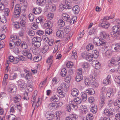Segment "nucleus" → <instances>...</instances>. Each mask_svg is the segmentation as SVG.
<instances>
[{"mask_svg": "<svg viewBox=\"0 0 120 120\" xmlns=\"http://www.w3.org/2000/svg\"><path fill=\"white\" fill-rule=\"evenodd\" d=\"M11 40H10V46L11 48L12 49L13 47H14L15 45L17 46H19L21 43V40L20 39H16V37H15L14 36L11 37Z\"/></svg>", "mask_w": 120, "mask_h": 120, "instance_id": "1", "label": "nucleus"}, {"mask_svg": "<svg viewBox=\"0 0 120 120\" xmlns=\"http://www.w3.org/2000/svg\"><path fill=\"white\" fill-rule=\"evenodd\" d=\"M107 92L106 88L104 87H102L101 89V105L103 106L105 104V101L106 95V92Z\"/></svg>", "mask_w": 120, "mask_h": 120, "instance_id": "2", "label": "nucleus"}, {"mask_svg": "<svg viewBox=\"0 0 120 120\" xmlns=\"http://www.w3.org/2000/svg\"><path fill=\"white\" fill-rule=\"evenodd\" d=\"M94 43L97 46H99L101 45L105 46L106 45V43L103 41L99 38H95L93 39Z\"/></svg>", "mask_w": 120, "mask_h": 120, "instance_id": "3", "label": "nucleus"}, {"mask_svg": "<svg viewBox=\"0 0 120 120\" xmlns=\"http://www.w3.org/2000/svg\"><path fill=\"white\" fill-rule=\"evenodd\" d=\"M21 11V8L19 5V4L16 5L14 13V17L15 18H17L19 17Z\"/></svg>", "mask_w": 120, "mask_h": 120, "instance_id": "4", "label": "nucleus"}, {"mask_svg": "<svg viewBox=\"0 0 120 120\" xmlns=\"http://www.w3.org/2000/svg\"><path fill=\"white\" fill-rule=\"evenodd\" d=\"M81 56L88 61H91L93 58V56L90 53H89L83 52L81 54Z\"/></svg>", "mask_w": 120, "mask_h": 120, "instance_id": "5", "label": "nucleus"}, {"mask_svg": "<svg viewBox=\"0 0 120 120\" xmlns=\"http://www.w3.org/2000/svg\"><path fill=\"white\" fill-rule=\"evenodd\" d=\"M62 19L65 21L68 22H70L71 20L73 21V23H74L75 19H76L77 17H74L72 18L71 19L70 16L67 14H63L62 16Z\"/></svg>", "mask_w": 120, "mask_h": 120, "instance_id": "6", "label": "nucleus"}, {"mask_svg": "<svg viewBox=\"0 0 120 120\" xmlns=\"http://www.w3.org/2000/svg\"><path fill=\"white\" fill-rule=\"evenodd\" d=\"M104 113L106 115L111 118L115 115L114 109L112 108H110L109 109H105L104 110Z\"/></svg>", "mask_w": 120, "mask_h": 120, "instance_id": "7", "label": "nucleus"}, {"mask_svg": "<svg viewBox=\"0 0 120 120\" xmlns=\"http://www.w3.org/2000/svg\"><path fill=\"white\" fill-rule=\"evenodd\" d=\"M104 113L106 115L111 118L115 115L114 109L112 108H110L109 109H105L104 110Z\"/></svg>", "mask_w": 120, "mask_h": 120, "instance_id": "8", "label": "nucleus"}, {"mask_svg": "<svg viewBox=\"0 0 120 120\" xmlns=\"http://www.w3.org/2000/svg\"><path fill=\"white\" fill-rule=\"evenodd\" d=\"M120 63V57L118 58V59L116 60V59L113 58L109 60L108 62V65L109 66H111L113 65H119V63Z\"/></svg>", "mask_w": 120, "mask_h": 120, "instance_id": "9", "label": "nucleus"}, {"mask_svg": "<svg viewBox=\"0 0 120 120\" xmlns=\"http://www.w3.org/2000/svg\"><path fill=\"white\" fill-rule=\"evenodd\" d=\"M79 72L76 75L75 79L76 81L77 82H79L82 80L83 79V76L82 75V70L81 68H79L78 69Z\"/></svg>", "mask_w": 120, "mask_h": 120, "instance_id": "10", "label": "nucleus"}, {"mask_svg": "<svg viewBox=\"0 0 120 120\" xmlns=\"http://www.w3.org/2000/svg\"><path fill=\"white\" fill-rule=\"evenodd\" d=\"M75 102L71 103L67 106L66 108L68 111H70L73 108L76 109L78 108V106L76 105H75Z\"/></svg>", "mask_w": 120, "mask_h": 120, "instance_id": "11", "label": "nucleus"}, {"mask_svg": "<svg viewBox=\"0 0 120 120\" xmlns=\"http://www.w3.org/2000/svg\"><path fill=\"white\" fill-rule=\"evenodd\" d=\"M45 116L47 119L49 120H52L55 117L54 114L50 111H48L45 114Z\"/></svg>", "mask_w": 120, "mask_h": 120, "instance_id": "12", "label": "nucleus"}, {"mask_svg": "<svg viewBox=\"0 0 120 120\" xmlns=\"http://www.w3.org/2000/svg\"><path fill=\"white\" fill-rule=\"evenodd\" d=\"M112 47V51L114 52L120 51V44L117 43L114 45Z\"/></svg>", "mask_w": 120, "mask_h": 120, "instance_id": "13", "label": "nucleus"}, {"mask_svg": "<svg viewBox=\"0 0 120 120\" xmlns=\"http://www.w3.org/2000/svg\"><path fill=\"white\" fill-rule=\"evenodd\" d=\"M8 90L9 91L13 94H15L16 90L15 86L12 84L10 85L9 87Z\"/></svg>", "mask_w": 120, "mask_h": 120, "instance_id": "14", "label": "nucleus"}, {"mask_svg": "<svg viewBox=\"0 0 120 120\" xmlns=\"http://www.w3.org/2000/svg\"><path fill=\"white\" fill-rule=\"evenodd\" d=\"M20 24L22 26H25L26 18L25 15H23L21 16Z\"/></svg>", "mask_w": 120, "mask_h": 120, "instance_id": "15", "label": "nucleus"}, {"mask_svg": "<svg viewBox=\"0 0 120 120\" xmlns=\"http://www.w3.org/2000/svg\"><path fill=\"white\" fill-rule=\"evenodd\" d=\"M112 29L114 32L120 34V27L119 26H114L112 27Z\"/></svg>", "mask_w": 120, "mask_h": 120, "instance_id": "16", "label": "nucleus"}, {"mask_svg": "<svg viewBox=\"0 0 120 120\" xmlns=\"http://www.w3.org/2000/svg\"><path fill=\"white\" fill-rule=\"evenodd\" d=\"M101 37H102V39H106L109 40L110 39L109 34L106 33L105 32H102V34H101Z\"/></svg>", "mask_w": 120, "mask_h": 120, "instance_id": "17", "label": "nucleus"}, {"mask_svg": "<svg viewBox=\"0 0 120 120\" xmlns=\"http://www.w3.org/2000/svg\"><path fill=\"white\" fill-rule=\"evenodd\" d=\"M72 10L73 12L75 14H78L80 11V9L79 6L76 5L73 7Z\"/></svg>", "mask_w": 120, "mask_h": 120, "instance_id": "18", "label": "nucleus"}, {"mask_svg": "<svg viewBox=\"0 0 120 120\" xmlns=\"http://www.w3.org/2000/svg\"><path fill=\"white\" fill-rule=\"evenodd\" d=\"M79 94V91L77 89L74 88L71 90V94L73 96H77Z\"/></svg>", "mask_w": 120, "mask_h": 120, "instance_id": "19", "label": "nucleus"}, {"mask_svg": "<svg viewBox=\"0 0 120 120\" xmlns=\"http://www.w3.org/2000/svg\"><path fill=\"white\" fill-rule=\"evenodd\" d=\"M56 35L57 37L60 38L63 37L64 35V32L61 30L58 31L56 33Z\"/></svg>", "mask_w": 120, "mask_h": 120, "instance_id": "20", "label": "nucleus"}, {"mask_svg": "<svg viewBox=\"0 0 120 120\" xmlns=\"http://www.w3.org/2000/svg\"><path fill=\"white\" fill-rule=\"evenodd\" d=\"M59 98L57 95H56L51 97L50 99V101H53L54 102L58 101L59 100Z\"/></svg>", "mask_w": 120, "mask_h": 120, "instance_id": "21", "label": "nucleus"}, {"mask_svg": "<svg viewBox=\"0 0 120 120\" xmlns=\"http://www.w3.org/2000/svg\"><path fill=\"white\" fill-rule=\"evenodd\" d=\"M41 9L40 8H36L34 9L33 12L35 14H38L41 13Z\"/></svg>", "mask_w": 120, "mask_h": 120, "instance_id": "22", "label": "nucleus"}, {"mask_svg": "<svg viewBox=\"0 0 120 120\" xmlns=\"http://www.w3.org/2000/svg\"><path fill=\"white\" fill-rule=\"evenodd\" d=\"M52 25V23L49 21L46 22L45 23V26L47 28H51Z\"/></svg>", "mask_w": 120, "mask_h": 120, "instance_id": "23", "label": "nucleus"}, {"mask_svg": "<svg viewBox=\"0 0 120 120\" xmlns=\"http://www.w3.org/2000/svg\"><path fill=\"white\" fill-rule=\"evenodd\" d=\"M86 93L88 94L93 95L95 93L94 90L92 88H88L86 90Z\"/></svg>", "mask_w": 120, "mask_h": 120, "instance_id": "24", "label": "nucleus"}, {"mask_svg": "<svg viewBox=\"0 0 120 120\" xmlns=\"http://www.w3.org/2000/svg\"><path fill=\"white\" fill-rule=\"evenodd\" d=\"M110 77V75H108L107 76V79H105L103 80V82L104 84L107 85L109 83L111 80Z\"/></svg>", "mask_w": 120, "mask_h": 120, "instance_id": "25", "label": "nucleus"}, {"mask_svg": "<svg viewBox=\"0 0 120 120\" xmlns=\"http://www.w3.org/2000/svg\"><path fill=\"white\" fill-rule=\"evenodd\" d=\"M80 109L81 110L82 112L84 114H86L87 112V109L86 107L84 105L81 106Z\"/></svg>", "mask_w": 120, "mask_h": 120, "instance_id": "26", "label": "nucleus"}, {"mask_svg": "<svg viewBox=\"0 0 120 120\" xmlns=\"http://www.w3.org/2000/svg\"><path fill=\"white\" fill-rule=\"evenodd\" d=\"M20 28H21L22 29L21 31H19V35L20 37H22L24 35V31L25 29V28L24 26H22V27H21Z\"/></svg>", "mask_w": 120, "mask_h": 120, "instance_id": "27", "label": "nucleus"}, {"mask_svg": "<svg viewBox=\"0 0 120 120\" xmlns=\"http://www.w3.org/2000/svg\"><path fill=\"white\" fill-rule=\"evenodd\" d=\"M42 41L41 38L39 37H35L33 38L32 42H41Z\"/></svg>", "mask_w": 120, "mask_h": 120, "instance_id": "28", "label": "nucleus"}, {"mask_svg": "<svg viewBox=\"0 0 120 120\" xmlns=\"http://www.w3.org/2000/svg\"><path fill=\"white\" fill-rule=\"evenodd\" d=\"M21 96L18 95L14 98V101L15 103L19 102L21 99Z\"/></svg>", "mask_w": 120, "mask_h": 120, "instance_id": "29", "label": "nucleus"}, {"mask_svg": "<svg viewBox=\"0 0 120 120\" xmlns=\"http://www.w3.org/2000/svg\"><path fill=\"white\" fill-rule=\"evenodd\" d=\"M49 48V46L47 45H45L44 46L42 50V52L44 54L48 50Z\"/></svg>", "mask_w": 120, "mask_h": 120, "instance_id": "30", "label": "nucleus"}, {"mask_svg": "<svg viewBox=\"0 0 120 120\" xmlns=\"http://www.w3.org/2000/svg\"><path fill=\"white\" fill-rule=\"evenodd\" d=\"M58 24L59 26L63 27L65 24V22L62 19H60L58 22Z\"/></svg>", "mask_w": 120, "mask_h": 120, "instance_id": "31", "label": "nucleus"}, {"mask_svg": "<svg viewBox=\"0 0 120 120\" xmlns=\"http://www.w3.org/2000/svg\"><path fill=\"white\" fill-rule=\"evenodd\" d=\"M0 21L3 23H5L7 22L6 18L4 15H2L0 16Z\"/></svg>", "mask_w": 120, "mask_h": 120, "instance_id": "32", "label": "nucleus"}, {"mask_svg": "<svg viewBox=\"0 0 120 120\" xmlns=\"http://www.w3.org/2000/svg\"><path fill=\"white\" fill-rule=\"evenodd\" d=\"M74 100V103L75 102V105H76V104H80L82 101L81 99L79 97H77L75 98Z\"/></svg>", "mask_w": 120, "mask_h": 120, "instance_id": "33", "label": "nucleus"}, {"mask_svg": "<svg viewBox=\"0 0 120 120\" xmlns=\"http://www.w3.org/2000/svg\"><path fill=\"white\" fill-rule=\"evenodd\" d=\"M81 96L82 101H86L87 99V95L85 93L82 92L81 93Z\"/></svg>", "mask_w": 120, "mask_h": 120, "instance_id": "34", "label": "nucleus"}, {"mask_svg": "<svg viewBox=\"0 0 120 120\" xmlns=\"http://www.w3.org/2000/svg\"><path fill=\"white\" fill-rule=\"evenodd\" d=\"M36 2L37 4L41 6L45 4V0H37Z\"/></svg>", "mask_w": 120, "mask_h": 120, "instance_id": "35", "label": "nucleus"}, {"mask_svg": "<svg viewBox=\"0 0 120 120\" xmlns=\"http://www.w3.org/2000/svg\"><path fill=\"white\" fill-rule=\"evenodd\" d=\"M57 107V104L56 103H51L49 104L48 107L50 108H56Z\"/></svg>", "mask_w": 120, "mask_h": 120, "instance_id": "36", "label": "nucleus"}, {"mask_svg": "<svg viewBox=\"0 0 120 120\" xmlns=\"http://www.w3.org/2000/svg\"><path fill=\"white\" fill-rule=\"evenodd\" d=\"M71 57L72 59H76L77 57V52L75 50H73L72 53Z\"/></svg>", "mask_w": 120, "mask_h": 120, "instance_id": "37", "label": "nucleus"}, {"mask_svg": "<svg viewBox=\"0 0 120 120\" xmlns=\"http://www.w3.org/2000/svg\"><path fill=\"white\" fill-rule=\"evenodd\" d=\"M70 117L72 120H76L78 118V116L76 114H71L70 115Z\"/></svg>", "mask_w": 120, "mask_h": 120, "instance_id": "38", "label": "nucleus"}, {"mask_svg": "<svg viewBox=\"0 0 120 120\" xmlns=\"http://www.w3.org/2000/svg\"><path fill=\"white\" fill-rule=\"evenodd\" d=\"M67 73V71L66 69L64 68L62 69L61 72V75L63 77L65 76Z\"/></svg>", "mask_w": 120, "mask_h": 120, "instance_id": "39", "label": "nucleus"}, {"mask_svg": "<svg viewBox=\"0 0 120 120\" xmlns=\"http://www.w3.org/2000/svg\"><path fill=\"white\" fill-rule=\"evenodd\" d=\"M94 47V45L91 43L89 44L86 46V49L88 51L92 49Z\"/></svg>", "mask_w": 120, "mask_h": 120, "instance_id": "40", "label": "nucleus"}, {"mask_svg": "<svg viewBox=\"0 0 120 120\" xmlns=\"http://www.w3.org/2000/svg\"><path fill=\"white\" fill-rule=\"evenodd\" d=\"M32 75L31 73L30 72H28L26 75L25 77L26 79L29 80L30 79L31 76Z\"/></svg>", "mask_w": 120, "mask_h": 120, "instance_id": "41", "label": "nucleus"}, {"mask_svg": "<svg viewBox=\"0 0 120 120\" xmlns=\"http://www.w3.org/2000/svg\"><path fill=\"white\" fill-rule=\"evenodd\" d=\"M41 56H38L36 57H35L34 58V60L35 62H38L41 60Z\"/></svg>", "mask_w": 120, "mask_h": 120, "instance_id": "42", "label": "nucleus"}, {"mask_svg": "<svg viewBox=\"0 0 120 120\" xmlns=\"http://www.w3.org/2000/svg\"><path fill=\"white\" fill-rule=\"evenodd\" d=\"M15 116L13 114H11L8 116V119L9 120H15Z\"/></svg>", "mask_w": 120, "mask_h": 120, "instance_id": "43", "label": "nucleus"}, {"mask_svg": "<svg viewBox=\"0 0 120 120\" xmlns=\"http://www.w3.org/2000/svg\"><path fill=\"white\" fill-rule=\"evenodd\" d=\"M52 29L50 28H47L45 30V34L47 35H49L52 33Z\"/></svg>", "mask_w": 120, "mask_h": 120, "instance_id": "44", "label": "nucleus"}, {"mask_svg": "<svg viewBox=\"0 0 120 120\" xmlns=\"http://www.w3.org/2000/svg\"><path fill=\"white\" fill-rule=\"evenodd\" d=\"M92 111L94 113H95L97 111V107L96 105H94L93 106L92 105Z\"/></svg>", "mask_w": 120, "mask_h": 120, "instance_id": "45", "label": "nucleus"}, {"mask_svg": "<svg viewBox=\"0 0 120 120\" xmlns=\"http://www.w3.org/2000/svg\"><path fill=\"white\" fill-rule=\"evenodd\" d=\"M21 47L24 49H27V48L28 47L26 43L24 42H23L21 43Z\"/></svg>", "mask_w": 120, "mask_h": 120, "instance_id": "46", "label": "nucleus"}, {"mask_svg": "<svg viewBox=\"0 0 120 120\" xmlns=\"http://www.w3.org/2000/svg\"><path fill=\"white\" fill-rule=\"evenodd\" d=\"M71 79V76L70 75H69L67 76L66 78H65V81L67 82V83H69L70 82Z\"/></svg>", "mask_w": 120, "mask_h": 120, "instance_id": "47", "label": "nucleus"}, {"mask_svg": "<svg viewBox=\"0 0 120 120\" xmlns=\"http://www.w3.org/2000/svg\"><path fill=\"white\" fill-rule=\"evenodd\" d=\"M32 44L38 48L40 46L41 44V42H32Z\"/></svg>", "mask_w": 120, "mask_h": 120, "instance_id": "48", "label": "nucleus"}, {"mask_svg": "<svg viewBox=\"0 0 120 120\" xmlns=\"http://www.w3.org/2000/svg\"><path fill=\"white\" fill-rule=\"evenodd\" d=\"M114 105L115 106H117L120 108V99H117L116 100L115 102L114 103Z\"/></svg>", "mask_w": 120, "mask_h": 120, "instance_id": "49", "label": "nucleus"}, {"mask_svg": "<svg viewBox=\"0 0 120 120\" xmlns=\"http://www.w3.org/2000/svg\"><path fill=\"white\" fill-rule=\"evenodd\" d=\"M30 53L29 50L28 49L24 50L22 52V54L25 56H26Z\"/></svg>", "mask_w": 120, "mask_h": 120, "instance_id": "50", "label": "nucleus"}, {"mask_svg": "<svg viewBox=\"0 0 120 120\" xmlns=\"http://www.w3.org/2000/svg\"><path fill=\"white\" fill-rule=\"evenodd\" d=\"M52 57L53 56H51L49 57L47 60H46V62L47 63L52 64Z\"/></svg>", "mask_w": 120, "mask_h": 120, "instance_id": "51", "label": "nucleus"}, {"mask_svg": "<svg viewBox=\"0 0 120 120\" xmlns=\"http://www.w3.org/2000/svg\"><path fill=\"white\" fill-rule=\"evenodd\" d=\"M29 18L30 21L32 22L34 19V16L33 14H30L29 15Z\"/></svg>", "mask_w": 120, "mask_h": 120, "instance_id": "52", "label": "nucleus"}, {"mask_svg": "<svg viewBox=\"0 0 120 120\" xmlns=\"http://www.w3.org/2000/svg\"><path fill=\"white\" fill-rule=\"evenodd\" d=\"M94 57L96 58H97L99 56V52L97 50H95L94 51L93 53Z\"/></svg>", "mask_w": 120, "mask_h": 120, "instance_id": "53", "label": "nucleus"}, {"mask_svg": "<svg viewBox=\"0 0 120 120\" xmlns=\"http://www.w3.org/2000/svg\"><path fill=\"white\" fill-rule=\"evenodd\" d=\"M115 81L118 84H120V75L115 77Z\"/></svg>", "mask_w": 120, "mask_h": 120, "instance_id": "54", "label": "nucleus"}, {"mask_svg": "<svg viewBox=\"0 0 120 120\" xmlns=\"http://www.w3.org/2000/svg\"><path fill=\"white\" fill-rule=\"evenodd\" d=\"M10 107H11L10 109V112H14L16 109L15 106L13 105H11Z\"/></svg>", "mask_w": 120, "mask_h": 120, "instance_id": "55", "label": "nucleus"}, {"mask_svg": "<svg viewBox=\"0 0 120 120\" xmlns=\"http://www.w3.org/2000/svg\"><path fill=\"white\" fill-rule=\"evenodd\" d=\"M91 85L92 86L94 87H97L98 86V83L97 82H94V81L92 82Z\"/></svg>", "mask_w": 120, "mask_h": 120, "instance_id": "56", "label": "nucleus"}, {"mask_svg": "<svg viewBox=\"0 0 120 120\" xmlns=\"http://www.w3.org/2000/svg\"><path fill=\"white\" fill-rule=\"evenodd\" d=\"M73 64L71 62H69L66 64V66L68 68H72L73 66Z\"/></svg>", "mask_w": 120, "mask_h": 120, "instance_id": "57", "label": "nucleus"}, {"mask_svg": "<svg viewBox=\"0 0 120 120\" xmlns=\"http://www.w3.org/2000/svg\"><path fill=\"white\" fill-rule=\"evenodd\" d=\"M24 96L23 99L25 100H28L29 99V97L28 96V93L25 92L24 93Z\"/></svg>", "mask_w": 120, "mask_h": 120, "instance_id": "58", "label": "nucleus"}, {"mask_svg": "<svg viewBox=\"0 0 120 120\" xmlns=\"http://www.w3.org/2000/svg\"><path fill=\"white\" fill-rule=\"evenodd\" d=\"M90 79H91L93 81H94L96 79L95 76L93 74H91L90 75Z\"/></svg>", "mask_w": 120, "mask_h": 120, "instance_id": "59", "label": "nucleus"}, {"mask_svg": "<svg viewBox=\"0 0 120 120\" xmlns=\"http://www.w3.org/2000/svg\"><path fill=\"white\" fill-rule=\"evenodd\" d=\"M28 34L30 36H33L35 35V33L33 31L30 30L28 32Z\"/></svg>", "mask_w": 120, "mask_h": 120, "instance_id": "60", "label": "nucleus"}, {"mask_svg": "<svg viewBox=\"0 0 120 120\" xmlns=\"http://www.w3.org/2000/svg\"><path fill=\"white\" fill-rule=\"evenodd\" d=\"M43 21L41 17H38L36 19V21L37 23L41 22Z\"/></svg>", "mask_w": 120, "mask_h": 120, "instance_id": "61", "label": "nucleus"}, {"mask_svg": "<svg viewBox=\"0 0 120 120\" xmlns=\"http://www.w3.org/2000/svg\"><path fill=\"white\" fill-rule=\"evenodd\" d=\"M90 81L88 79H86L85 80V83L86 86H88L90 85Z\"/></svg>", "mask_w": 120, "mask_h": 120, "instance_id": "62", "label": "nucleus"}, {"mask_svg": "<svg viewBox=\"0 0 120 120\" xmlns=\"http://www.w3.org/2000/svg\"><path fill=\"white\" fill-rule=\"evenodd\" d=\"M14 48L13 49V51L15 54H17L19 52V50L17 47H14Z\"/></svg>", "mask_w": 120, "mask_h": 120, "instance_id": "63", "label": "nucleus"}, {"mask_svg": "<svg viewBox=\"0 0 120 120\" xmlns=\"http://www.w3.org/2000/svg\"><path fill=\"white\" fill-rule=\"evenodd\" d=\"M13 25H14L15 27L17 29L19 28H20L19 26V23L17 22H14L13 23Z\"/></svg>", "mask_w": 120, "mask_h": 120, "instance_id": "64", "label": "nucleus"}]
</instances>
